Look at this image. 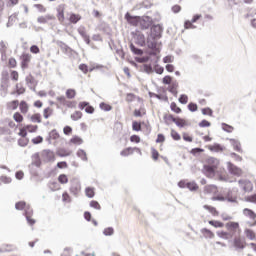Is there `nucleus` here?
Here are the masks:
<instances>
[{"label":"nucleus","mask_w":256,"mask_h":256,"mask_svg":"<svg viewBox=\"0 0 256 256\" xmlns=\"http://www.w3.org/2000/svg\"><path fill=\"white\" fill-rule=\"evenodd\" d=\"M221 163L217 158H208L207 163L204 165V175L208 177V179H213L215 175L218 178V181H229V175L225 168L220 167Z\"/></svg>","instance_id":"nucleus-1"},{"label":"nucleus","mask_w":256,"mask_h":256,"mask_svg":"<svg viewBox=\"0 0 256 256\" xmlns=\"http://www.w3.org/2000/svg\"><path fill=\"white\" fill-rule=\"evenodd\" d=\"M204 193L206 195H212V201H225V196L219 193V188L213 184L206 185L204 187Z\"/></svg>","instance_id":"nucleus-2"},{"label":"nucleus","mask_w":256,"mask_h":256,"mask_svg":"<svg viewBox=\"0 0 256 256\" xmlns=\"http://www.w3.org/2000/svg\"><path fill=\"white\" fill-rule=\"evenodd\" d=\"M225 228L231 237H235V235H241V226L239 225V222H227L225 224Z\"/></svg>","instance_id":"nucleus-3"},{"label":"nucleus","mask_w":256,"mask_h":256,"mask_svg":"<svg viewBox=\"0 0 256 256\" xmlns=\"http://www.w3.org/2000/svg\"><path fill=\"white\" fill-rule=\"evenodd\" d=\"M32 56L29 53H22L20 56V67L21 69H29V63H31Z\"/></svg>","instance_id":"nucleus-4"},{"label":"nucleus","mask_w":256,"mask_h":256,"mask_svg":"<svg viewBox=\"0 0 256 256\" xmlns=\"http://www.w3.org/2000/svg\"><path fill=\"white\" fill-rule=\"evenodd\" d=\"M56 101H58L59 105H62V107H68L69 109H73L77 105V102L69 101L65 96L57 97Z\"/></svg>","instance_id":"nucleus-5"},{"label":"nucleus","mask_w":256,"mask_h":256,"mask_svg":"<svg viewBox=\"0 0 256 256\" xmlns=\"http://www.w3.org/2000/svg\"><path fill=\"white\" fill-rule=\"evenodd\" d=\"M138 25L141 29H149L153 25V18L149 16L140 17Z\"/></svg>","instance_id":"nucleus-6"},{"label":"nucleus","mask_w":256,"mask_h":256,"mask_svg":"<svg viewBox=\"0 0 256 256\" xmlns=\"http://www.w3.org/2000/svg\"><path fill=\"white\" fill-rule=\"evenodd\" d=\"M133 153H138L139 155H142L141 149L138 148V147H127V148H124L120 152V155H121V157H129V155H133Z\"/></svg>","instance_id":"nucleus-7"},{"label":"nucleus","mask_w":256,"mask_h":256,"mask_svg":"<svg viewBox=\"0 0 256 256\" xmlns=\"http://www.w3.org/2000/svg\"><path fill=\"white\" fill-rule=\"evenodd\" d=\"M132 37L137 45L145 47V35L139 31L133 32Z\"/></svg>","instance_id":"nucleus-8"},{"label":"nucleus","mask_w":256,"mask_h":256,"mask_svg":"<svg viewBox=\"0 0 256 256\" xmlns=\"http://www.w3.org/2000/svg\"><path fill=\"white\" fill-rule=\"evenodd\" d=\"M141 16H132L129 12L125 14V19L129 25L138 27Z\"/></svg>","instance_id":"nucleus-9"},{"label":"nucleus","mask_w":256,"mask_h":256,"mask_svg":"<svg viewBox=\"0 0 256 256\" xmlns=\"http://www.w3.org/2000/svg\"><path fill=\"white\" fill-rule=\"evenodd\" d=\"M233 246L236 249H245V247L247 246V242H245V240L241 238V236H236L233 239Z\"/></svg>","instance_id":"nucleus-10"},{"label":"nucleus","mask_w":256,"mask_h":256,"mask_svg":"<svg viewBox=\"0 0 256 256\" xmlns=\"http://www.w3.org/2000/svg\"><path fill=\"white\" fill-rule=\"evenodd\" d=\"M228 171L232 175H236V177H241V175H243V170H241V168L235 166L231 162H228Z\"/></svg>","instance_id":"nucleus-11"},{"label":"nucleus","mask_w":256,"mask_h":256,"mask_svg":"<svg viewBox=\"0 0 256 256\" xmlns=\"http://www.w3.org/2000/svg\"><path fill=\"white\" fill-rule=\"evenodd\" d=\"M70 193L76 196L79 195V193H81V183H79V181L74 180L71 182Z\"/></svg>","instance_id":"nucleus-12"},{"label":"nucleus","mask_w":256,"mask_h":256,"mask_svg":"<svg viewBox=\"0 0 256 256\" xmlns=\"http://www.w3.org/2000/svg\"><path fill=\"white\" fill-rule=\"evenodd\" d=\"M43 160L46 161V163H50L55 161V152L51 150H44L42 152Z\"/></svg>","instance_id":"nucleus-13"},{"label":"nucleus","mask_w":256,"mask_h":256,"mask_svg":"<svg viewBox=\"0 0 256 256\" xmlns=\"http://www.w3.org/2000/svg\"><path fill=\"white\" fill-rule=\"evenodd\" d=\"M24 215L28 224H30L31 226L35 225L36 221L33 218V209H31V207H28L26 209Z\"/></svg>","instance_id":"nucleus-14"},{"label":"nucleus","mask_w":256,"mask_h":256,"mask_svg":"<svg viewBox=\"0 0 256 256\" xmlns=\"http://www.w3.org/2000/svg\"><path fill=\"white\" fill-rule=\"evenodd\" d=\"M57 19L60 23L65 22V5H59L57 7Z\"/></svg>","instance_id":"nucleus-15"},{"label":"nucleus","mask_w":256,"mask_h":256,"mask_svg":"<svg viewBox=\"0 0 256 256\" xmlns=\"http://www.w3.org/2000/svg\"><path fill=\"white\" fill-rule=\"evenodd\" d=\"M79 109H81V110L85 109V111L89 114L95 113V108L93 106L89 105V102H80Z\"/></svg>","instance_id":"nucleus-16"},{"label":"nucleus","mask_w":256,"mask_h":256,"mask_svg":"<svg viewBox=\"0 0 256 256\" xmlns=\"http://www.w3.org/2000/svg\"><path fill=\"white\" fill-rule=\"evenodd\" d=\"M155 39H157V36H149L147 38V47L148 49H152V50H155L157 49V41H155Z\"/></svg>","instance_id":"nucleus-17"},{"label":"nucleus","mask_w":256,"mask_h":256,"mask_svg":"<svg viewBox=\"0 0 256 256\" xmlns=\"http://www.w3.org/2000/svg\"><path fill=\"white\" fill-rule=\"evenodd\" d=\"M18 107L22 115H27V113H29V104L27 103V101L25 100L20 101V103L18 104Z\"/></svg>","instance_id":"nucleus-18"},{"label":"nucleus","mask_w":256,"mask_h":256,"mask_svg":"<svg viewBox=\"0 0 256 256\" xmlns=\"http://www.w3.org/2000/svg\"><path fill=\"white\" fill-rule=\"evenodd\" d=\"M244 217H248V219H251L252 221L256 220V213L255 211L249 209V208H244L242 211Z\"/></svg>","instance_id":"nucleus-19"},{"label":"nucleus","mask_w":256,"mask_h":256,"mask_svg":"<svg viewBox=\"0 0 256 256\" xmlns=\"http://www.w3.org/2000/svg\"><path fill=\"white\" fill-rule=\"evenodd\" d=\"M73 151L65 149V148H60L57 150L56 155L58 157H69L72 155Z\"/></svg>","instance_id":"nucleus-20"},{"label":"nucleus","mask_w":256,"mask_h":256,"mask_svg":"<svg viewBox=\"0 0 256 256\" xmlns=\"http://www.w3.org/2000/svg\"><path fill=\"white\" fill-rule=\"evenodd\" d=\"M161 26L160 25H154L151 28V33H152V37H157V39H159L161 37Z\"/></svg>","instance_id":"nucleus-21"},{"label":"nucleus","mask_w":256,"mask_h":256,"mask_svg":"<svg viewBox=\"0 0 256 256\" xmlns=\"http://www.w3.org/2000/svg\"><path fill=\"white\" fill-rule=\"evenodd\" d=\"M206 149L212 151V153H221V151H223V147L219 144L208 145Z\"/></svg>","instance_id":"nucleus-22"},{"label":"nucleus","mask_w":256,"mask_h":256,"mask_svg":"<svg viewBox=\"0 0 256 256\" xmlns=\"http://www.w3.org/2000/svg\"><path fill=\"white\" fill-rule=\"evenodd\" d=\"M8 111H16L19 107V100H12L6 104Z\"/></svg>","instance_id":"nucleus-23"},{"label":"nucleus","mask_w":256,"mask_h":256,"mask_svg":"<svg viewBox=\"0 0 256 256\" xmlns=\"http://www.w3.org/2000/svg\"><path fill=\"white\" fill-rule=\"evenodd\" d=\"M224 201H229L230 203H237V195H234L232 191H229L226 196H224Z\"/></svg>","instance_id":"nucleus-24"},{"label":"nucleus","mask_w":256,"mask_h":256,"mask_svg":"<svg viewBox=\"0 0 256 256\" xmlns=\"http://www.w3.org/2000/svg\"><path fill=\"white\" fill-rule=\"evenodd\" d=\"M230 143L234 149V151H238V153H243V149H241V143L236 139H230Z\"/></svg>","instance_id":"nucleus-25"},{"label":"nucleus","mask_w":256,"mask_h":256,"mask_svg":"<svg viewBox=\"0 0 256 256\" xmlns=\"http://www.w3.org/2000/svg\"><path fill=\"white\" fill-rule=\"evenodd\" d=\"M68 21L73 25H76V23H79V21H81V16L79 14L71 13Z\"/></svg>","instance_id":"nucleus-26"},{"label":"nucleus","mask_w":256,"mask_h":256,"mask_svg":"<svg viewBox=\"0 0 256 256\" xmlns=\"http://www.w3.org/2000/svg\"><path fill=\"white\" fill-rule=\"evenodd\" d=\"M208 223L212 227H215V229H223L225 227V224L219 220H210Z\"/></svg>","instance_id":"nucleus-27"},{"label":"nucleus","mask_w":256,"mask_h":256,"mask_svg":"<svg viewBox=\"0 0 256 256\" xmlns=\"http://www.w3.org/2000/svg\"><path fill=\"white\" fill-rule=\"evenodd\" d=\"M13 119L16 123H18V125H21V123L25 121V118L23 117V114H21V112H15L13 114Z\"/></svg>","instance_id":"nucleus-28"},{"label":"nucleus","mask_w":256,"mask_h":256,"mask_svg":"<svg viewBox=\"0 0 256 256\" xmlns=\"http://www.w3.org/2000/svg\"><path fill=\"white\" fill-rule=\"evenodd\" d=\"M70 145H83V138L79 137V136H73L70 140H69Z\"/></svg>","instance_id":"nucleus-29"},{"label":"nucleus","mask_w":256,"mask_h":256,"mask_svg":"<svg viewBox=\"0 0 256 256\" xmlns=\"http://www.w3.org/2000/svg\"><path fill=\"white\" fill-rule=\"evenodd\" d=\"M201 233L204 237H206V239H213V237H215V233H213V231H211L207 228H203L201 230Z\"/></svg>","instance_id":"nucleus-30"},{"label":"nucleus","mask_w":256,"mask_h":256,"mask_svg":"<svg viewBox=\"0 0 256 256\" xmlns=\"http://www.w3.org/2000/svg\"><path fill=\"white\" fill-rule=\"evenodd\" d=\"M30 206H27V203L25 201H19L15 204V209H17L18 211H23V209H25V211H27V209H29Z\"/></svg>","instance_id":"nucleus-31"},{"label":"nucleus","mask_w":256,"mask_h":256,"mask_svg":"<svg viewBox=\"0 0 256 256\" xmlns=\"http://www.w3.org/2000/svg\"><path fill=\"white\" fill-rule=\"evenodd\" d=\"M175 125H177V127H187L188 123L187 120L183 119V118H179L177 117L174 120Z\"/></svg>","instance_id":"nucleus-32"},{"label":"nucleus","mask_w":256,"mask_h":256,"mask_svg":"<svg viewBox=\"0 0 256 256\" xmlns=\"http://www.w3.org/2000/svg\"><path fill=\"white\" fill-rule=\"evenodd\" d=\"M244 233H245L247 239H250V241H254V239H256L255 231H253L251 229H245Z\"/></svg>","instance_id":"nucleus-33"},{"label":"nucleus","mask_w":256,"mask_h":256,"mask_svg":"<svg viewBox=\"0 0 256 256\" xmlns=\"http://www.w3.org/2000/svg\"><path fill=\"white\" fill-rule=\"evenodd\" d=\"M175 117L173 116V114H165L164 115V122L166 123V125H171V123H175Z\"/></svg>","instance_id":"nucleus-34"},{"label":"nucleus","mask_w":256,"mask_h":256,"mask_svg":"<svg viewBox=\"0 0 256 256\" xmlns=\"http://www.w3.org/2000/svg\"><path fill=\"white\" fill-rule=\"evenodd\" d=\"M204 209H206V211H209V213H211L212 215H214V217H217V215H219V212L217 211V209L213 206L210 205H204Z\"/></svg>","instance_id":"nucleus-35"},{"label":"nucleus","mask_w":256,"mask_h":256,"mask_svg":"<svg viewBox=\"0 0 256 256\" xmlns=\"http://www.w3.org/2000/svg\"><path fill=\"white\" fill-rule=\"evenodd\" d=\"M187 189H189V191H199V185H197L195 181H188Z\"/></svg>","instance_id":"nucleus-36"},{"label":"nucleus","mask_w":256,"mask_h":256,"mask_svg":"<svg viewBox=\"0 0 256 256\" xmlns=\"http://www.w3.org/2000/svg\"><path fill=\"white\" fill-rule=\"evenodd\" d=\"M58 182L61 183V185H67V183H69V178L66 174H60L58 176Z\"/></svg>","instance_id":"nucleus-37"},{"label":"nucleus","mask_w":256,"mask_h":256,"mask_svg":"<svg viewBox=\"0 0 256 256\" xmlns=\"http://www.w3.org/2000/svg\"><path fill=\"white\" fill-rule=\"evenodd\" d=\"M218 237H220V239H233L232 236H230L229 232H225V231H218L217 232Z\"/></svg>","instance_id":"nucleus-38"},{"label":"nucleus","mask_w":256,"mask_h":256,"mask_svg":"<svg viewBox=\"0 0 256 256\" xmlns=\"http://www.w3.org/2000/svg\"><path fill=\"white\" fill-rule=\"evenodd\" d=\"M85 194L88 196L90 199H93L95 197V188L93 187H87L85 189Z\"/></svg>","instance_id":"nucleus-39"},{"label":"nucleus","mask_w":256,"mask_h":256,"mask_svg":"<svg viewBox=\"0 0 256 256\" xmlns=\"http://www.w3.org/2000/svg\"><path fill=\"white\" fill-rule=\"evenodd\" d=\"M61 136L59 135V132H57V130H52L50 133H49V138L52 140V141H57L59 140Z\"/></svg>","instance_id":"nucleus-40"},{"label":"nucleus","mask_w":256,"mask_h":256,"mask_svg":"<svg viewBox=\"0 0 256 256\" xmlns=\"http://www.w3.org/2000/svg\"><path fill=\"white\" fill-rule=\"evenodd\" d=\"M76 95H77V91H75V89L66 90L67 99H75Z\"/></svg>","instance_id":"nucleus-41"},{"label":"nucleus","mask_w":256,"mask_h":256,"mask_svg":"<svg viewBox=\"0 0 256 256\" xmlns=\"http://www.w3.org/2000/svg\"><path fill=\"white\" fill-rule=\"evenodd\" d=\"M170 135L174 141H181V135L175 129H171Z\"/></svg>","instance_id":"nucleus-42"},{"label":"nucleus","mask_w":256,"mask_h":256,"mask_svg":"<svg viewBox=\"0 0 256 256\" xmlns=\"http://www.w3.org/2000/svg\"><path fill=\"white\" fill-rule=\"evenodd\" d=\"M159 151L155 148H151V158L153 159V161H159Z\"/></svg>","instance_id":"nucleus-43"},{"label":"nucleus","mask_w":256,"mask_h":256,"mask_svg":"<svg viewBox=\"0 0 256 256\" xmlns=\"http://www.w3.org/2000/svg\"><path fill=\"white\" fill-rule=\"evenodd\" d=\"M81 117H83V113L81 111H75L72 115H71V120L72 121H79V119H81Z\"/></svg>","instance_id":"nucleus-44"},{"label":"nucleus","mask_w":256,"mask_h":256,"mask_svg":"<svg viewBox=\"0 0 256 256\" xmlns=\"http://www.w3.org/2000/svg\"><path fill=\"white\" fill-rule=\"evenodd\" d=\"M170 109H171V111H173V113H176V114H179V113L182 112L181 108L178 107V106H177V103H175V102H172V103L170 104Z\"/></svg>","instance_id":"nucleus-45"},{"label":"nucleus","mask_w":256,"mask_h":256,"mask_svg":"<svg viewBox=\"0 0 256 256\" xmlns=\"http://www.w3.org/2000/svg\"><path fill=\"white\" fill-rule=\"evenodd\" d=\"M8 67L10 69H15V67H17V59H15L14 57H11L8 59Z\"/></svg>","instance_id":"nucleus-46"},{"label":"nucleus","mask_w":256,"mask_h":256,"mask_svg":"<svg viewBox=\"0 0 256 256\" xmlns=\"http://www.w3.org/2000/svg\"><path fill=\"white\" fill-rule=\"evenodd\" d=\"M222 129L223 131H226V133H233V131H235V128L229 124H222Z\"/></svg>","instance_id":"nucleus-47"},{"label":"nucleus","mask_w":256,"mask_h":256,"mask_svg":"<svg viewBox=\"0 0 256 256\" xmlns=\"http://www.w3.org/2000/svg\"><path fill=\"white\" fill-rule=\"evenodd\" d=\"M32 123H41V114L36 113L30 117Z\"/></svg>","instance_id":"nucleus-48"},{"label":"nucleus","mask_w":256,"mask_h":256,"mask_svg":"<svg viewBox=\"0 0 256 256\" xmlns=\"http://www.w3.org/2000/svg\"><path fill=\"white\" fill-rule=\"evenodd\" d=\"M145 109L144 108H140V109H135L134 110V117H143V115H145Z\"/></svg>","instance_id":"nucleus-49"},{"label":"nucleus","mask_w":256,"mask_h":256,"mask_svg":"<svg viewBox=\"0 0 256 256\" xmlns=\"http://www.w3.org/2000/svg\"><path fill=\"white\" fill-rule=\"evenodd\" d=\"M25 128H26V131H28V133H36L38 126L37 125H26Z\"/></svg>","instance_id":"nucleus-50"},{"label":"nucleus","mask_w":256,"mask_h":256,"mask_svg":"<svg viewBox=\"0 0 256 256\" xmlns=\"http://www.w3.org/2000/svg\"><path fill=\"white\" fill-rule=\"evenodd\" d=\"M77 156L80 157L82 161H87V153L85 152V150H78Z\"/></svg>","instance_id":"nucleus-51"},{"label":"nucleus","mask_w":256,"mask_h":256,"mask_svg":"<svg viewBox=\"0 0 256 256\" xmlns=\"http://www.w3.org/2000/svg\"><path fill=\"white\" fill-rule=\"evenodd\" d=\"M130 49H131L132 53H134L135 55L143 54V50L136 48L135 45H133V44L130 45Z\"/></svg>","instance_id":"nucleus-52"},{"label":"nucleus","mask_w":256,"mask_h":256,"mask_svg":"<svg viewBox=\"0 0 256 256\" xmlns=\"http://www.w3.org/2000/svg\"><path fill=\"white\" fill-rule=\"evenodd\" d=\"M50 115H53V109H51L49 107L44 109V111H43L44 119H49Z\"/></svg>","instance_id":"nucleus-53"},{"label":"nucleus","mask_w":256,"mask_h":256,"mask_svg":"<svg viewBox=\"0 0 256 256\" xmlns=\"http://www.w3.org/2000/svg\"><path fill=\"white\" fill-rule=\"evenodd\" d=\"M23 93H25V87L21 84H16V94L23 95Z\"/></svg>","instance_id":"nucleus-54"},{"label":"nucleus","mask_w":256,"mask_h":256,"mask_svg":"<svg viewBox=\"0 0 256 256\" xmlns=\"http://www.w3.org/2000/svg\"><path fill=\"white\" fill-rule=\"evenodd\" d=\"M18 145H20V147H27V145H29V139H27V138H20L18 140Z\"/></svg>","instance_id":"nucleus-55"},{"label":"nucleus","mask_w":256,"mask_h":256,"mask_svg":"<svg viewBox=\"0 0 256 256\" xmlns=\"http://www.w3.org/2000/svg\"><path fill=\"white\" fill-rule=\"evenodd\" d=\"M10 77L12 81H19V72H17L16 70H12L10 72Z\"/></svg>","instance_id":"nucleus-56"},{"label":"nucleus","mask_w":256,"mask_h":256,"mask_svg":"<svg viewBox=\"0 0 256 256\" xmlns=\"http://www.w3.org/2000/svg\"><path fill=\"white\" fill-rule=\"evenodd\" d=\"M49 187L51 191H59V189H61V186L57 182H51Z\"/></svg>","instance_id":"nucleus-57"},{"label":"nucleus","mask_w":256,"mask_h":256,"mask_svg":"<svg viewBox=\"0 0 256 256\" xmlns=\"http://www.w3.org/2000/svg\"><path fill=\"white\" fill-rule=\"evenodd\" d=\"M100 109H102V111H111V109H113V107L107 103H100Z\"/></svg>","instance_id":"nucleus-58"},{"label":"nucleus","mask_w":256,"mask_h":256,"mask_svg":"<svg viewBox=\"0 0 256 256\" xmlns=\"http://www.w3.org/2000/svg\"><path fill=\"white\" fill-rule=\"evenodd\" d=\"M103 233L106 237H109L113 235V233H115V230L113 229V227H108L104 229Z\"/></svg>","instance_id":"nucleus-59"},{"label":"nucleus","mask_w":256,"mask_h":256,"mask_svg":"<svg viewBox=\"0 0 256 256\" xmlns=\"http://www.w3.org/2000/svg\"><path fill=\"white\" fill-rule=\"evenodd\" d=\"M193 23H195V22H193V20H191V21L187 20V21L184 23V29H195L196 26L193 25Z\"/></svg>","instance_id":"nucleus-60"},{"label":"nucleus","mask_w":256,"mask_h":256,"mask_svg":"<svg viewBox=\"0 0 256 256\" xmlns=\"http://www.w3.org/2000/svg\"><path fill=\"white\" fill-rule=\"evenodd\" d=\"M2 249L7 252L14 251L15 246L13 244H3Z\"/></svg>","instance_id":"nucleus-61"},{"label":"nucleus","mask_w":256,"mask_h":256,"mask_svg":"<svg viewBox=\"0 0 256 256\" xmlns=\"http://www.w3.org/2000/svg\"><path fill=\"white\" fill-rule=\"evenodd\" d=\"M133 131H141V122L134 121L132 123Z\"/></svg>","instance_id":"nucleus-62"},{"label":"nucleus","mask_w":256,"mask_h":256,"mask_svg":"<svg viewBox=\"0 0 256 256\" xmlns=\"http://www.w3.org/2000/svg\"><path fill=\"white\" fill-rule=\"evenodd\" d=\"M34 165L36 167H41V158L39 157V154L34 155Z\"/></svg>","instance_id":"nucleus-63"},{"label":"nucleus","mask_w":256,"mask_h":256,"mask_svg":"<svg viewBox=\"0 0 256 256\" xmlns=\"http://www.w3.org/2000/svg\"><path fill=\"white\" fill-rule=\"evenodd\" d=\"M51 16H40L38 17V23H47V21H50Z\"/></svg>","instance_id":"nucleus-64"}]
</instances>
